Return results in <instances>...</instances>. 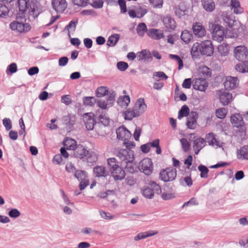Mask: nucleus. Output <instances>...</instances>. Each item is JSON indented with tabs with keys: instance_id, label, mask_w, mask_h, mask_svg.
<instances>
[{
	"instance_id": "f257e3e1",
	"label": "nucleus",
	"mask_w": 248,
	"mask_h": 248,
	"mask_svg": "<svg viewBox=\"0 0 248 248\" xmlns=\"http://www.w3.org/2000/svg\"><path fill=\"white\" fill-rule=\"evenodd\" d=\"M17 2L19 10L22 14L28 11L31 16L35 18L42 12L41 5L37 0H18Z\"/></svg>"
},
{
	"instance_id": "f03ea898",
	"label": "nucleus",
	"mask_w": 248,
	"mask_h": 248,
	"mask_svg": "<svg viewBox=\"0 0 248 248\" xmlns=\"http://www.w3.org/2000/svg\"><path fill=\"white\" fill-rule=\"evenodd\" d=\"M114 154L121 161V163L127 164L134 161L133 152L130 150L117 148L114 150Z\"/></svg>"
},
{
	"instance_id": "7ed1b4c3",
	"label": "nucleus",
	"mask_w": 248,
	"mask_h": 248,
	"mask_svg": "<svg viewBox=\"0 0 248 248\" xmlns=\"http://www.w3.org/2000/svg\"><path fill=\"white\" fill-rule=\"evenodd\" d=\"M177 176V171L172 167L167 168L161 170L159 173V178L164 182L174 180Z\"/></svg>"
},
{
	"instance_id": "20e7f679",
	"label": "nucleus",
	"mask_w": 248,
	"mask_h": 248,
	"mask_svg": "<svg viewBox=\"0 0 248 248\" xmlns=\"http://www.w3.org/2000/svg\"><path fill=\"white\" fill-rule=\"evenodd\" d=\"M10 29L20 33L27 32L31 30V26L28 23L20 21V19L17 18L15 21L10 24Z\"/></svg>"
},
{
	"instance_id": "39448f33",
	"label": "nucleus",
	"mask_w": 248,
	"mask_h": 248,
	"mask_svg": "<svg viewBox=\"0 0 248 248\" xmlns=\"http://www.w3.org/2000/svg\"><path fill=\"white\" fill-rule=\"evenodd\" d=\"M212 26L214 27L212 31V37L213 40L218 42H220L223 40L224 36L226 38L232 37V36H229L227 34L228 31H226V33L225 34L223 27L219 25L218 24H216L214 25L213 24H212Z\"/></svg>"
},
{
	"instance_id": "423d86ee",
	"label": "nucleus",
	"mask_w": 248,
	"mask_h": 248,
	"mask_svg": "<svg viewBox=\"0 0 248 248\" xmlns=\"http://www.w3.org/2000/svg\"><path fill=\"white\" fill-rule=\"evenodd\" d=\"M139 170L145 175H150L153 171V164L151 159L145 158L141 160L139 165Z\"/></svg>"
},
{
	"instance_id": "0eeeda50",
	"label": "nucleus",
	"mask_w": 248,
	"mask_h": 248,
	"mask_svg": "<svg viewBox=\"0 0 248 248\" xmlns=\"http://www.w3.org/2000/svg\"><path fill=\"white\" fill-rule=\"evenodd\" d=\"M234 55L239 61L242 62L248 60V50L244 46L235 47L234 49Z\"/></svg>"
},
{
	"instance_id": "6e6552de",
	"label": "nucleus",
	"mask_w": 248,
	"mask_h": 248,
	"mask_svg": "<svg viewBox=\"0 0 248 248\" xmlns=\"http://www.w3.org/2000/svg\"><path fill=\"white\" fill-rule=\"evenodd\" d=\"M202 55L211 56L214 53V48L210 40H205L201 43Z\"/></svg>"
},
{
	"instance_id": "1a4fd4ad",
	"label": "nucleus",
	"mask_w": 248,
	"mask_h": 248,
	"mask_svg": "<svg viewBox=\"0 0 248 248\" xmlns=\"http://www.w3.org/2000/svg\"><path fill=\"white\" fill-rule=\"evenodd\" d=\"M198 118V113L195 111H191L187 117L186 125L188 128L194 129L197 125V120Z\"/></svg>"
},
{
	"instance_id": "9d476101",
	"label": "nucleus",
	"mask_w": 248,
	"mask_h": 248,
	"mask_svg": "<svg viewBox=\"0 0 248 248\" xmlns=\"http://www.w3.org/2000/svg\"><path fill=\"white\" fill-rule=\"evenodd\" d=\"M94 116V114L92 113L85 114L83 116V121L88 130H92L93 129L95 124Z\"/></svg>"
},
{
	"instance_id": "9b49d317",
	"label": "nucleus",
	"mask_w": 248,
	"mask_h": 248,
	"mask_svg": "<svg viewBox=\"0 0 248 248\" xmlns=\"http://www.w3.org/2000/svg\"><path fill=\"white\" fill-rule=\"evenodd\" d=\"M117 138L122 140H126L131 137V133L125 127L122 126L116 129Z\"/></svg>"
},
{
	"instance_id": "f8f14e48",
	"label": "nucleus",
	"mask_w": 248,
	"mask_h": 248,
	"mask_svg": "<svg viewBox=\"0 0 248 248\" xmlns=\"http://www.w3.org/2000/svg\"><path fill=\"white\" fill-rule=\"evenodd\" d=\"M147 108V106L145 103L144 100L142 98H139L136 101L134 107V109L137 115L139 116L144 113Z\"/></svg>"
},
{
	"instance_id": "ddd939ff",
	"label": "nucleus",
	"mask_w": 248,
	"mask_h": 248,
	"mask_svg": "<svg viewBox=\"0 0 248 248\" xmlns=\"http://www.w3.org/2000/svg\"><path fill=\"white\" fill-rule=\"evenodd\" d=\"M53 8L57 13H62L67 8V2L65 0H52Z\"/></svg>"
},
{
	"instance_id": "4468645a",
	"label": "nucleus",
	"mask_w": 248,
	"mask_h": 248,
	"mask_svg": "<svg viewBox=\"0 0 248 248\" xmlns=\"http://www.w3.org/2000/svg\"><path fill=\"white\" fill-rule=\"evenodd\" d=\"M194 34L197 37L202 38L205 35L206 31L204 27L200 22H196L192 26Z\"/></svg>"
},
{
	"instance_id": "2eb2a0df",
	"label": "nucleus",
	"mask_w": 248,
	"mask_h": 248,
	"mask_svg": "<svg viewBox=\"0 0 248 248\" xmlns=\"http://www.w3.org/2000/svg\"><path fill=\"white\" fill-rule=\"evenodd\" d=\"M208 86V82L203 78H197L195 79L193 87L196 90L204 92Z\"/></svg>"
},
{
	"instance_id": "dca6fc26",
	"label": "nucleus",
	"mask_w": 248,
	"mask_h": 248,
	"mask_svg": "<svg viewBox=\"0 0 248 248\" xmlns=\"http://www.w3.org/2000/svg\"><path fill=\"white\" fill-rule=\"evenodd\" d=\"M88 151L83 145L79 144L74 150V155L78 158H83L88 154Z\"/></svg>"
},
{
	"instance_id": "f3484780",
	"label": "nucleus",
	"mask_w": 248,
	"mask_h": 248,
	"mask_svg": "<svg viewBox=\"0 0 248 248\" xmlns=\"http://www.w3.org/2000/svg\"><path fill=\"white\" fill-rule=\"evenodd\" d=\"M224 84L226 89L232 90L236 88L238 84V78L232 77H227Z\"/></svg>"
},
{
	"instance_id": "a211bd4d",
	"label": "nucleus",
	"mask_w": 248,
	"mask_h": 248,
	"mask_svg": "<svg viewBox=\"0 0 248 248\" xmlns=\"http://www.w3.org/2000/svg\"><path fill=\"white\" fill-rule=\"evenodd\" d=\"M206 145V141L202 138H198L193 141V148L195 155H198L199 152Z\"/></svg>"
},
{
	"instance_id": "6ab92c4d",
	"label": "nucleus",
	"mask_w": 248,
	"mask_h": 248,
	"mask_svg": "<svg viewBox=\"0 0 248 248\" xmlns=\"http://www.w3.org/2000/svg\"><path fill=\"white\" fill-rule=\"evenodd\" d=\"M147 34L149 37L155 40H159L164 37L163 32L158 29H150L147 31Z\"/></svg>"
},
{
	"instance_id": "aec40b11",
	"label": "nucleus",
	"mask_w": 248,
	"mask_h": 248,
	"mask_svg": "<svg viewBox=\"0 0 248 248\" xmlns=\"http://www.w3.org/2000/svg\"><path fill=\"white\" fill-rule=\"evenodd\" d=\"M110 172L115 180H121L125 177V171L121 167L113 169Z\"/></svg>"
},
{
	"instance_id": "412c9836",
	"label": "nucleus",
	"mask_w": 248,
	"mask_h": 248,
	"mask_svg": "<svg viewBox=\"0 0 248 248\" xmlns=\"http://www.w3.org/2000/svg\"><path fill=\"white\" fill-rule=\"evenodd\" d=\"M206 139L207 142L210 145H212L216 148L221 147L222 146V142H219L215 138V135L213 133H210L206 135Z\"/></svg>"
},
{
	"instance_id": "4be33fe9",
	"label": "nucleus",
	"mask_w": 248,
	"mask_h": 248,
	"mask_svg": "<svg viewBox=\"0 0 248 248\" xmlns=\"http://www.w3.org/2000/svg\"><path fill=\"white\" fill-rule=\"evenodd\" d=\"M231 121L232 124L236 127L242 126L244 124L242 115L238 113L232 115Z\"/></svg>"
},
{
	"instance_id": "5701e85b",
	"label": "nucleus",
	"mask_w": 248,
	"mask_h": 248,
	"mask_svg": "<svg viewBox=\"0 0 248 248\" xmlns=\"http://www.w3.org/2000/svg\"><path fill=\"white\" fill-rule=\"evenodd\" d=\"M191 55L193 59L198 58L202 55L201 44L195 43L191 49Z\"/></svg>"
},
{
	"instance_id": "b1692460",
	"label": "nucleus",
	"mask_w": 248,
	"mask_h": 248,
	"mask_svg": "<svg viewBox=\"0 0 248 248\" xmlns=\"http://www.w3.org/2000/svg\"><path fill=\"white\" fill-rule=\"evenodd\" d=\"M137 57L139 61H149L152 59L150 52L146 49L142 50L137 54Z\"/></svg>"
},
{
	"instance_id": "393cba45",
	"label": "nucleus",
	"mask_w": 248,
	"mask_h": 248,
	"mask_svg": "<svg viewBox=\"0 0 248 248\" xmlns=\"http://www.w3.org/2000/svg\"><path fill=\"white\" fill-rule=\"evenodd\" d=\"M202 4L203 8L207 12H212L215 9V4L213 0H202Z\"/></svg>"
},
{
	"instance_id": "a878e982",
	"label": "nucleus",
	"mask_w": 248,
	"mask_h": 248,
	"mask_svg": "<svg viewBox=\"0 0 248 248\" xmlns=\"http://www.w3.org/2000/svg\"><path fill=\"white\" fill-rule=\"evenodd\" d=\"M165 27L168 30H174L176 27V22L173 18L170 16H166L163 19Z\"/></svg>"
},
{
	"instance_id": "bb28decb",
	"label": "nucleus",
	"mask_w": 248,
	"mask_h": 248,
	"mask_svg": "<svg viewBox=\"0 0 248 248\" xmlns=\"http://www.w3.org/2000/svg\"><path fill=\"white\" fill-rule=\"evenodd\" d=\"M64 147L69 150H74L77 146V142L75 140L67 138L63 141Z\"/></svg>"
},
{
	"instance_id": "cd10ccee",
	"label": "nucleus",
	"mask_w": 248,
	"mask_h": 248,
	"mask_svg": "<svg viewBox=\"0 0 248 248\" xmlns=\"http://www.w3.org/2000/svg\"><path fill=\"white\" fill-rule=\"evenodd\" d=\"M231 9L236 14H240L243 12V9L241 7L238 0H231Z\"/></svg>"
},
{
	"instance_id": "c85d7f7f",
	"label": "nucleus",
	"mask_w": 248,
	"mask_h": 248,
	"mask_svg": "<svg viewBox=\"0 0 248 248\" xmlns=\"http://www.w3.org/2000/svg\"><path fill=\"white\" fill-rule=\"evenodd\" d=\"M232 94L227 92H223L220 94L219 98L220 101L222 105H227L232 100Z\"/></svg>"
},
{
	"instance_id": "c756f323",
	"label": "nucleus",
	"mask_w": 248,
	"mask_h": 248,
	"mask_svg": "<svg viewBox=\"0 0 248 248\" xmlns=\"http://www.w3.org/2000/svg\"><path fill=\"white\" fill-rule=\"evenodd\" d=\"M157 232H153L152 231H148L143 232H140L138 233L136 236L134 237V240L136 241H138L141 239H143L146 238L148 237L153 236L156 234H157Z\"/></svg>"
},
{
	"instance_id": "7c9ffc66",
	"label": "nucleus",
	"mask_w": 248,
	"mask_h": 248,
	"mask_svg": "<svg viewBox=\"0 0 248 248\" xmlns=\"http://www.w3.org/2000/svg\"><path fill=\"white\" fill-rule=\"evenodd\" d=\"M217 49L221 56H226L229 54L230 46L226 44H222L218 46Z\"/></svg>"
},
{
	"instance_id": "2f4dec72",
	"label": "nucleus",
	"mask_w": 248,
	"mask_h": 248,
	"mask_svg": "<svg viewBox=\"0 0 248 248\" xmlns=\"http://www.w3.org/2000/svg\"><path fill=\"white\" fill-rule=\"evenodd\" d=\"M108 168L109 171L113 170L116 168L120 167L118 164L117 159L114 157L109 158L107 159Z\"/></svg>"
},
{
	"instance_id": "473e14b6",
	"label": "nucleus",
	"mask_w": 248,
	"mask_h": 248,
	"mask_svg": "<svg viewBox=\"0 0 248 248\" xmlns=\"http://www.w3.org/2000/svg\"><path fill=\"white\" fill-rule=\"evenodd\" d=\"M119 35L118 34L110 35L107 41V45L108 46H115L119 39Z\"/></svg>"
},
{
	"instance_id": "72a5a7b5",
	"label": "nucleus",
	"mask_w": 248,
	"mask_h": 248,
	"mask_svg": "<svg viewBox=\"0 0 248 248\" xmlns=\"http://www.w3.org/2000/svg\"><path fill=\"white\" fill-rule=\"evenodd\" d=\"M192 38V35L188 31L185 30L182 31L181 38L186 44L189 43Z\"/></svg>"
},
{
	"instance_id": "f704fd0d",
	"label": "nucleus",
	"mask_w": 248,
	"mask_h": 248,
	"mask_svg": "<svg viewBox=\"0 0 248 248\" xmlns=\"http://www.w3.org/2000/svg\"><path fill=\"white\" fill-rule=\"evenodd\" d=\"M74 175L79 181L88 179L87 174L84 170H77Z\"/></svg>"
},
{
	"instance_id": "c9c22d12",
	"label": "nucleus",
	"mask_w": 248,
	"mask_h": 248,
	"mask_svg": "<svg viewBox=\"0 0 248 248\" xmlns=\"http://www.w3.org/2000/svg\"><path fill=\"white\" fill-rule=\"evenodd\" d=\"M117 103L122 107H127L130 103V97L127 95L121 96L119 98Z\"/></svg>"
},
{
	"instance_id": "e433bc0d",
	"label": "nucleus",
	"mask_w": 248,
	"mask_h": 248,
	"mask_svg": "<svg viewBox=\"0 0 248 248\" xmlns=\"http://www.w3.org/2000/svg\"><path fill=\"white\" fill-rule=\"evenodd\" d=\"M189 113V109L188 107L186 105H184L179 111L178 118L181 120L184 117L188 116Z\"/></svg>"
},
{
	"instance_id": "4c0bfd02",
	"label": "nucleus",
	"mask_w": 248,
	"mask_h": 248,
	"mask_svg": "<svg viewBox=\"0 0 248 248\" xmlns=\"http://www.w3.org/2000/svg\"><path fill=\"white\" fill-rule=\"evenodd\" d=\"M136 113L134 109H128L124 113V117L125 120H131L134 117H139Z\"/></svg>"
},
{
	"instance_id": "58836bf2",
	"label": "nucleus",
	"mask_w": 248,
	"mask_h": 248,
	"mask_svg": "<svg viewBox=\"0 0 248 248\" xmlns=\"http://www.w3.org/2000/svg\"><path fill=\"white\" fill-rule=\"evenodd\" d=\"M141 192L143 196L147 199H152L154 197L155 192L149 187L143 189Z\"/></svg>"
},
{
	"instance_id": "ea45409f",
	"label": "nucleus",
	"mask_w": 248,
	"mask_h": 248,
	"mask_svg": "<svg viewBox=\"0 0 248 248\" xmlns=\"http://www.w3.org/2000/svg\"><path fill=\"white\" fill-rule=\"evenodd\" d=\"M93 172L97 177L104 176L105 174V168L103 166H96L94 168Z\"/></svg>"
},
{
	"instance_id": "a19ab883",
	"label": "nucleus",
	"mask_w": 248,
	"mask_h": 248,
	"mask_svg": "<svg viewBox=\"0 0 248 248\" xmlns=\"http://www.w3.org/2000/svg\"><path fill=\"white\" fill-rule=\"evenodd\" d=\"M239 158L248 159V146H244L240 148L238 155Z\"/></svg>"
},
{
	"instance_id": "79ce46f5",
	"label": "nucleus",
	"mask_w": 248,
	"mask_h": 248,
	"mask_svg": "<svg viewBox=\"0 0 248 248\" xmlns=\"http://www.w3.org/2000/svg\"><path fill=\"white\" fill-rule=\"evenodd\" d=\"M107 87L101 86L98 87L96 91V95L98 97H102L108 93Z\"/></svg>"
},
{
	"instance_id": "37998d69",
	"label": "nucleus",
	"mask_w": 248,
	"mask_h": 248,
	"mask_svg": "<svg viewBox=\"0 0 248 248\" xmlns=\"http://www.w3.org/2000/svg\"><path fill=\"white\" fill-rule=\"evenodd\" d=\"M83 104L87 106H93L96 103V99L94 97L87 96L83 98Z\"/></svg>"
},
{
	"instance_id": "c03bdc74",
	"label": "nucleus",
	"mask_w": 248,
	"mask_h": 248,
	"mask_svg": "<svg viewBox=\"0 0 248 248\" xmlns=\"http://www.w3.org/2000/svg\"><path fill=\"white\" fill-rule=\"evenodd\" d=\"M78 24V20H72L65 27V29L67 30L68 31V36L70 37V31H74L76 28L77 25Z\"/></svg>"
},
{
	"instance_id": "a18cd8bd",
	"label": "nucleus",
	"mask_w": 248,
	"mask_h": 248,
	"mask_svg": "<svg viewBox=\"0 0 248 248\" xmlns=\"http://www.w3.org/2000/svg\"><path fill=\"white\" fill-rule=\"evenodd\" d=\"M146 31H147V27L144 23L139 24L137 28V32L140 36H143Z\"/></svg>"
},
{
	"instance_id": "49530a36",
	"label": "nucleus",
	"mask_w": 248,
	"mask_h": 248,
	"mask_svg": "<svg viewBox=\"0 0 248 248\" xmlns=\"http://www.w3.org/2000/svg\"><path fill=\"white\" fill-rule=\"evenodd\" d=\"M96 102L97 106L103 109H107L111 107V104L105 100H99Z\"/></svg>"
},
{
	"instance_id": "de8ad7c7",
	"label": "nucleus",
	"mask_w": 248,
	"mask_h": 248,
	"mask_svg": "<svg viewBox=\"0 0 248 248\" xmlns=\"http://www.w3.org/2000/svg\"><path fill=\"white\" fill-rule=\"evenodd\" d=\"M8 215L11 218H16L20 216L21 213L16 208H12L8 212Z\"/></svg>"
},
{
	"instance_id": "09e8293b",
	"label": "nucleus",
	"mask_w": 248,
	"mask_h": 248,
	"mask_svg": "<svg viewBox=\"0 0 248 248\" xmlns=\"http://www.w3.org/2000/svg\"><path fill=\"white\" fill-rule=\"evenodd\" d=\"M149 185L153 188V191L157 194H160L161 193V188L159 185L155 181H150Z\"/></svg>"
},
{
	"instance_id": "8fccbe9b",
	"label": "nucleus",
	"mask_w": 248,
	"mask_h": 248,
	"mask_svg": "<svg viewBox=\"0 0 248 248\" xmlns=\"http://www.w3.org/2000/svg\"><path fill=\"white\" fill-rule=\"evenodd\" d=\"M198 170L201 171L200 176L202 178H207L209 170L204 165H201L198 167Z\"/></svg>"
},
{
	"instance_id": "3c124183",
	"label": "nucleus",
	"mask_w": 248,
	"mask_h": 248,
	"mask_svg": "<svg viewBox=\"0 0 248 248\" xmlns=\"http://www.w3.org/2000/svg\"><path fill=\"white\" fill-rule=\"evenodd\" d=\"M169 57L172 59L175 60L176 62H178V69L180 70L182 69L183 67V62L182 60L180 58V57L176 55H173V54H170Z\"/></svg>"
},
{
	"instance_id": "603ef678",
	"label": "nucleus",
	"mask_w": 248,
	"mask_h": 248,
	"mask_svg": "<svg viewBox=\"0 0 248 248\" xmlns=\"http://www.w3.org/2000/svg\"><path fill=\"white\" fill-rule=\"evenodd\" d=\"M180 184L183 186H190L192 185L193 182L192 179L189 176H186L183 178H181L180 180Z\"/></svg>"
},
{
	"instance_id": "864d4df0",
	"label": "nucleus",
	"mask_w": 248,
	"mask_h": 248,
	"mask_svg": "<svg viewBox=\"0 0 248 248\" xmlns=\"http://www.w3.org/2000/svg\"><path fill=\"white\" fill-rule=\"evenodd\" d=\"M9 12V8L6 5L0 3V17H5L8 15Z\"/></svg>"
},
{
	"instance_id": "5fc2aeb1",
	"label": "nucleus",
	"mask_w": 248,
	"mask_h": 248,
	"mask_svg": "<svg viewBox=\"0 0 248 248\" xmlns=\"http://www.w3.org/2000/svg\"><path fill=\"white\" fill-rule=\"evenodd\" d=\"M227 113V110L225 108H221L217 109L216 114L217 117L219 119H223L225 117Z\"/></svg>"
},
{
	"instance_id": "6e6d98bb",
	"label": "nucleus",
	"mask_w": 248,
	"mask_h": 248,
	"mask_svg": "<svg viewBox=\"0 0 248 248\" xmlns=\"http://www.w3.org/2000/svg\"><path fill=\"white\" fill-rule=\"evenodd\" d=\"M199 71L204 77H210L211 75L210 69L205 66H201L199 69Z\"/></svg>"
},
{
	"instance_id": "4d7b16f0",
	"label": "nucleus",
	"mask_w": 248,
	"mask_h": 248,
	"mask_svg": "<svg viewBox=\"0 0 248 248\" xmlns=\"http://www.w3.org/2000/svg\"><path fill=\"white\" fill-rule=\"evenodd\" d=\"M180 141L184 152H187L189 150L190 146V145L187 140L185 138H182L180 140Z\"/></svg>"
},
{
	"instance_id": "13d9d810",
	"label": "nucleus",
	"mask_w": 248,
	"mask_h": 248,
	"mask_svg": "<svg viewBox=\"0 0 248 248\" xmlns=\"http://www.w3.org/2000/svg\"><path fill=\"white\" fill-rule=\"evenodd\" d=\"M99 119L100 122L105 126L108 125L109 124L110 120L105 114L100 115L99 116Z\"/></svg>"
},
{
	"instance_id": "bf43d9fd",
	"label": "nucleus",
	"mask_w": 248,
	"mask_h": 248,
	"mask_svg": "<svg viewBox=\"0 0 248 248\" xmlns=\"http://www.w3.org/2000/svg\"><path fill=\"white\" fill-rule=\"evenodd\" d=\"M157 78L166 80L168 77L163 72H155L153 74V78L156 80H159Z\"/></svg>"
},
{
	"instance_id": "052dcab7",
	"label": "nucleus",
	"mask_w": 248,
	"mask_h": 248,
	"mask_svg": "<svg viewBox=\"0 0 248 248\" xmlns=\"http://www.w3.org/2000/svg\"><path fill=\"white\" fill-rule=\"evenodd\" d=\"M17 70V65L16 63L13 62L10 64L7 68L6 73L8 74L9 72L11 74L16 73Z\"/></svg>"
},
{
	"instance_id": "680f3d73",
	"label": "nucleus",
	"mask_w": 248,
	"mask_h": 248,
	"mask_svg": "<svg viewBox=\"0 0 248 248\" xmlns=\"http://www.w3.org/2000/svg\"><path fill=\"white\" fill-rule=\"evenodd\" d=\"M117 68L121 71H125L128 67L127 63L124 62H119L117 63Z\"/></svg>"
},
{
	"instance_id": "e2e57ef3",
	"label": "nucleus",
	"mask_w": 248,
	"mask_h": 248,
	"mask_svg": "<svg viewBox=\"0 0 248 248\" xmlns=\"http://www.w3.org/2000/svg\"><path fill=\"white\" fill-rule=\"evenodd\" d=\"M66 170L69 173H72L74 174L77 170L74 165L71 162H68L65 166Z\"/></svg>"
},
{
	"instance_id": "0e129e2a",
	"label": "nucleus",
	"mask_w": 248,
	"mask_h": 248,
	"mask_svg": "<svg viewBox=\"0 0 248 248\" xmlns=\"http://www.w3.org/2000/svg\"><path fill=\"white\" fill-rule=\"evenodd\" d=\"M137 18L142 17L147 12L146 9L140 7L136 10Z\"/></svg>"
},
{
	"instance_id": "69168bd1",
	"label": "nucleus",
	"mask_w": 248,
	"mask_h": 248,
	"mask_svg": "<svg viewBox=\"0 0 248 248\" xmlns=\"http://www.w3.org/2000/svg\"><path fill=\"white\" fill-rule=\"evenodd\" d=\"M2 123L6 130L8 131L12 128V122L10 119L4 118L2 121Z\"/></svg>"
},
{
	"instance_id": "338daca9",
	"label": "nucleus",
	"mask_w": 248,
	"mask_h": 248,
	"mask_svg": "<svg viewBox=\"0 0 248 248\" xmlns=\"http://www.w3.org/2000/svg\"><path fill=\"white\" fill-rule=\"evenodd\" d=\"M118 3L121 8V12L125 13L127 12L126 1L125 0H118Z\"/></svg>"
},
{
	"instance_id": "774afa93",
	"label": "nucleus",
	"mask_w": 248,
	"mask_h": 248,
	"mask_svg": "<svg viewBox=\"0 0 248 248\" xmlns=\"http://www.w3.org/2000/svg\"><path fill=\"white\" fill-rule=\"evenodd\" d=\"M175 194L173 193L164 192L161 195V198L164 200H170L174 198Z\"/></svg>"
}]
</instances>
